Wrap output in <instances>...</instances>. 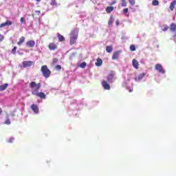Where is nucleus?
Segmentation results:
<instances>
[{
  "instance_id": "a211bd4d",
  "label": "nucleus",
  "mask_w": 176,
  "mask_h": 176,
  "mask_svg": "<svg viewBox=\"0 0 176 176\" xmlns=\"http://www.w3.org/2000/svg\"><path fill=\"white\" fill-rule=\"evenodd\" d=\"M8 86H9V84L8 83L0 85V91H3V90H6L8 89Z\"/></svg>"
},
{
  "instance_id": "ea45409f",
  "label": "nucleus",
  "mask_w": 176,
  "mask_h": 176,
  "mask_svg": "<svg viewBox=\"0 0 176 176\" xmlns=\"http://www.w3.org/2000/svg\"><path fill=\"white\" fill-rule=\"evenodd\" d=\"M115 3H116V1H113L111 2V5H115Z\"/></svg>"
},
{
  "instance_id": "6ab92c4d",
  "label": "nucleus",
  "mask_w": 176,
  "mask_h": 176,
  "mask_svg": "<svg viewBox=\"0 0 176 176\" xmlns=\"http://www.w3.org/2000/svg\"><path fill=\"white\" fill-rule=\"evenodd\" d=\"M115 9V8H113V6H109L106 8V13H107L108 14H109V13H111V12H113V10Z\"/></svg>"
},
{
  "instance_id": "393cba45",
  "label": "nucleus",
  "mask_w": 176,
  "mask_h": 176,
  "mask_svg": "<svg viewBox=\"0 0 176 176\" xmlns=\"http://www.w3.org/2000/svg\"><path fill=\"white\" fill-rule=\"evenodd\" d=\"M168 28H170V27H168V25H164L162 26V30L164 32L167 31L168 30Z\"/></svg>"
},
{
  "instance_id": "7ed1b4c3",
  "label": "nucleus",
  "mask_w": 176,
  "mask_h": 176,
  "mask_svg": "<svg viewBox=\"0 0 176 176\" xmlns=\"http://www.w3.org/2000/svg\"><path fill=\"white\" fill-rule=\"evenodd\" d=\"M78 39V34H73L70 37V45H74Z\"/></svg>"
},
{
  "instance_id": "2f4dec72",
  "label": "nucleus",
  "mask_w": 176,
  "mask_h": 176,
  "mask_svg": "<svg viewBox=\"0 0 176 176\" xmlns=\"http://www.w3.org/2000/svg\"><path fill=\"white\" fill-rule=\"evenodd\" d=\"M129 2L132 6H134V5H135V0H129Z\"/></svg>"
},
{
  "instance_id": "9b49d317",
  "label": "nucleus",
  "mask_w": 176,
  "mask_h": 176,
  "mask_svg": "<svg viewBox=\"0 0 176 176\" xmlns=\"http://www.w3.org/2000/svg\"><path fill=\"white\" fill-rule=\"evenodd\" d=\"M120 56V52L116 51L113 54L112 60H118Z\"/></svg>"
},
{
  "instance_id": "1a4fd4ad",
  "label": "nucleus",
  "mask_w": 176,
  "mask_h": 176,
  "mask_svg": "<svg viewBox=\"0 0 176 176\" xmlns=\"http://www.w3.org/2000/svg\"><path fill=\"white\" fill-rule=\"evenodd\" d=\"M12 21H6L5 23L0 24V28H3V27L12 25Z\"/></svg>"
},
{
  "instance_id": "9d476101",
  "label": "nucleus",
  "mask_w": 176,
  "mask_h": 176,
  "mask_svg": "<svg viewBox=\"0 0 176 176\" xmlns=\"http://www.w3.org/2000/svg\"><path fill=\"white\" fill-rule=\"evenodd\" d=\"M27 47H34L35 46V41L30 40L26 43Z\"/></svg>"
},
{
  "instance_id": "f704fd0d",
  "label": "nucleus",
  "mask_w": 176,
  "mask_h": 176,
  "mask_svg": "<svg viewBox=\"0 0 176 176\" xmlns=\"http://www.w3.org/2000/svg\"><path fill=\"white\" fill-rule=\"evenodd\" d=\"M56 69H57L58 71H60L61 69V65H58L55 67Z\"/></svg>"
},
{
  "instance_id": "c756f323",
  "label": "nucleus",
  "mask_w": 176,
  "mask_h": 176,
  "mask_svg": "<svg viewBox=\"0 0 176 176\" xmlns=\"http://www.w3.org/2000/svg\"><path fill=\"white\" fill-rule=\"evenodd\" d=\"M130 50H131V52H135V45H131L130 46Z\"/></svg>"
},
{
  "instance_id": "bb28decb",
  "label": "nucleus",
  "mask_w": 176,
  "mask_h": 176,
  "mask_svg": "<svg viewBox=\"0 0 176 176\" xmlns=\"http://www.w3.org/2000/svg\"><path fill=\"white\" fill-rule=\"evenodd\" d=\"M153 6H159V1L157 0H153L152 1Z\"/></svg>"
},
{
  "instance_id": "b1692460",
  "label": "nucleus",
  "mask_w": 176,
  "mask_h": 176,
  "mask_svg": "<svg viewBox=\"0 0 176 176\" xmlns=\"http://www.w3.org/2000/svg\"><path fill=\"white\" fill-rule=\"evenodd\" d=\"M10 120L9 119V115H7V116H6V121H5V122H4V124H8V125H9V124H10Z\"/></svg>"
},
{
  "instance_id": "412c9836",
  "label": "nucleus",
  "mask_w": 176,
  "mask_h": 176,
  "mask_svg": "<svg viewBox=\"0 0 176 176\" xmlns=\"http://www.w3.org/2000/svg\"><path fill=\"white\" fill-rule=\"evenodd\" d=\"M145 76V73H142L140 74L138 78H135V80H141V79L144 78Z\"/></svg>"
},
{
  "instance_id": "f8f14e48",
  "label": "nucleus",
  "mask_w": 176,
  "mask_h": 176,
  "mask_svg": "<svg viewBox=\"0 0 176 176\" xmlns=\"http://www.w3.org/2000/svg\"><path fill=\"white\" fill-rule=\"evenodd\" d=\"M169 28H170V32H175V31H176V23H171L170 25Z\"/></svg>"
},
{
  "instance_id": "c85d7f7f",
  "label": "nucleus",
  "mask_w": 176,
  "mask_h": 176,
  "mask_svg": "<svg viewBox=\"0 0 176 176\" xmlns=\"http://www.w3.org/2000/svg\"><path fill=\"white\" fill-rule=\"evenodd\" d=\"M50 5L52 6H57V1H56V0H52Z\"/></svg>"
},
{
  "instance_id": "c9c22d12",
  "label": "nucleus",
  "mask_w": 176,
  "mask_h": 176,
  "mask_svg": "<svg viewBox=\"0 0 176 176\" xmlns=\"http://www.w3.org/2000/svg\"><path fill=\"white\" fill-rule=\"evenodd\" d=\"M3 39H4L3 35L0 34V42H2V41H3Z\"/></svg>"
},
{
  "instance_id": "cd10ccee",
  "label": "nucleus",
  "mask_w": 176,
  "mask_h": 176,
  "mask_svg": "<svg viewBox=\"0 0 176 176\" xmlns=\"http://www.w3.org/2000/svg\"><path fill=\"white\" fill-rule=\"evenodd\" d=\"M122 13L126 16H129V14H127V13H129V8H124L122 10Z\"/></svg>"
},
{
  "instance_id": "dca6fc26",
  "label": "nucleus",
  "mask_w": 176,
  "mask_h": 176,
  "mask_svg": "<svg viewBox=\"0 0 176 176\" xmlns=\"http://www.w3.org/2000/svg\"><path fill=\"white\" fill-rule=\"evenodd\" d=\"M57 36H58V39L59 42H65V37H64V36L58 33Z\"/></svg>"
},
{
  "instance_id": "a19ab883",
  "label": "nucleus",
  "mask_w": 176,
  "mask_h": 176,
  "mask_svg": "<svg viewBox=\"0 0 176 176\" xmlns=\"http://www.w3.org/2000/svg\"><path fill=\"white\" fill-rule=\"evenodd\" d=\"M116 25H119V20H117V21H116Z\"/></svg>"
},
{
  "instance_id": "20e7f679",
  "label": "nucleus",
  "mask_w": 176,
  "mask_h": 176,
  "mask_svg": "<svg viewBox=\"0 0 176 176\" xmlns=\"http://www.w3.org/2000/svg\"><path fill=\"white\" fill-rule=\"evenodd\" d=\"M155 69L156 71L159 72L160 74H164L165 72L164 69H163V66L159 63L155 65Z\"/></svg>"
},
{
  "instance_id": "72a5a7b5",
  "label": "nucleus",
  "mask_w": 176,
  "mask_h": 176,
  "mask_svg": "<svg viewBox=\"0 0 176 176\" xmlns=\"http://www.w3.org/2000/svg\"><path fill=\"white\" fill-rule=\"evenodd\" d=\"M16 50H17V47H14V48L12 50V53L14 54H16Z\"/></svg>"
},
{
  "instance_id": "f03ea898",
  "label": "nucleus",
  "mask_w": 176,
  "mask_h": 176,
  "mask_svg": "<svg viewBox=\"0 0 176 176\" xmlns=\"http://www.w3.org/2000/svg\"><path fill=\"white\" fill-rule=\"evenodd\" d=\"M41 71L44 76V78H49L50 75H52V71L49 69V67H47V65H43L41 68Z\"/></svg>"
},
{
  "instance_id": "39448f33",
  "label": "nucleus",
  "mask_w": 176,
  "mask_h": 176,
  "mask_svg": "<svg viewBox=\"0 0 176 176\" xmlns=\"http://www.w3.org/2000/svg\"><path fill=\"white\" fill-rule=\"evenodd\" d=\"M23 68H28V67H31L34 62L32 60H25L23 62Z\"/></svg>"
},
{
  "instance_id": "423d86ee",
  "label": "nucleus",
  "mask_w": 176,
  "mask_h": 176,
  "mask_svg": "<svg viewBox=\"0 0 176 176\" xmlns=\"http://www.w3.org/2000/svg\"><path fill=\"white\" fill-rule=\"evenodd\" d=\"M102 85L104 90H111V85L106 80L102 81Z\"/></svg>"
},
{
  "instance_id": "4c0bfd02",
  "label": "nucleus",
  "mask_w": 176,
  "mask_h": 176,
  "mask_svg": "<svg viewBox=\"0 0 176 176\" xmlns=\"http://www.w3.org/2000/svg\"><path fill=\"white\" fill-rule=\"evenodd\" d=\"M21 23H24V17H21L20 19Z\"/></svg>"
},
{
  "instance_id": "5701e85b",
  "label": "nucleus",
  "mask_w": 176,
  "mask_h": 176,
  "mask_svg": "<svg viewBox=\"0 0 176 176\" xmlns=\"http://www.w3.org/2000/svg\"><path fill=\"white\" fill-rule=\"evenodd\" d=\"M121 6L122 8H126V6H127V1L126 0H121Z\"/></svg>"
},
{
  "instance_id": "58836bf2",
  "label": "nucleus",
  "mask_w": 176,
  "mask_h": 176,
  "mask_svg": "<svg viewBox=\"0 0 176 176\" xmlns=\"http://www.w3.org/2000/svg\"><path fill=\"white\" fill-rule=\"evenodd\" d=\"M14 141V138H12L10 139L9 142H13Z\"/></svg>"
},
{
  "instance_id": "473e14b6",
  "label": "nucleus",
  "mask_w": 176,
  "mask_h": 176,
  "mask_svg": "<svg viewBox=\"0 0 176 176\" xmlns=\"http://www.w3.org/2000/svg\"><path fill=\"white\" fill-rule=\"evenodd\" d=\"M57 63H58V58H54L52 61L53 65H54V64H57Z\"/></svg>"
},
{
  "instance_id": "4be33fe9",
  "label": "nucleus",
  "mask_w": 176,
  "mask_h": 176,
  "mask_svg": "<svg viewBox=\"0 0 176 176\" xmlns=\"http://www.w3.org/2000/svg\"><path fill=\"white\" fill-rule=\"evenodd\" d=\"M112 50H113V47H112V45L107 46V47H106V52H107V53H111V52H112Z\"/></svg>"
},
{
  "instance_id": "a878e982",
  "label": "nucleus",
  "mask_w": 176,
  "mask_h": 176,
  "mask_svg": "<svg viewBox=\"0 0 176 176\" xmlns=\"http://www.w3.org/2000/svg\"><path fill=\"white\" fill-rule=\"evenodd\" d=\"M115 21V19H113V17H111L108 21V25H112V24H113V21Z\"/></svg>"
},
{
  "instance_id": "0eeeda50",
  "label": "nucleus",
  "mask_w": 176,
  "mask_h": 176,
  "mask_svg": "<svg viewBox=\"0 0 176 176\" xmlns=\"http://www.w3.org/2000/svg\"><path fill=\"white\" fill-rule=\"evenodd\" d=\"M58 47L54 43H50L48 45V48L50 49V50H57Z\"/></svg>"
},
{
  "instance_id": "6e6552de",
  "label": "nucleus",
  "mask_w": 176,
  "mask_h": 176,
  "mask_svg": "<svg viewBox=\"0 0 176 176\" xmlns=\"http://www.w3.org/2000/svg\"><path fill=\"white\" fill-rule=\"evenodd\" d=\"M31 109L34 113H39V107H38V105L33 104L31 105Z\"/></svg>"
},
{
  "instance_id": "f3484780",
  "label": "nucleus",
  "mask_w": 176,
  "mask_h": 176,
  "mask_svg": "<svg viewBox=\"0 0 176 176\" xmlns=\"http://www.w3.org/2000/svg\"><path fill=\"white\" fill-rule=\"evenodd\" d=\"M107 80L110 83H112L113 82V74L111 73L110 74L108 75Z\"/></svg>"
},
{
  "instance_id": "e433bc0d",
  "label": "nucleus",
  "mask_w": 176,
  "mask_h": 176,
  "mask_svg": "<svg viewBox=\"0 0 176 176\" xmlns=\"http://www.w3.org/2000/svg\"><path fill=\"white\" fill-rule=\"evenodd\" d=\"M35 13H36L38 15L41 14V10H35Z\"/></svg>"
},
{
  "instance_id": "f257e3e1",
  "label": "nucleus",
  "mask_w": 176,
  "mask_h": 176,
  "mask_svg": "<svg viewBox=\"0 0 176 176\" xmlns=\"http://www.w3.org/2000/svg\"><path fill=\"white\" fill-rule=\"evenodd\" d=\"M29 87L32 89V94L33 96H36V97H39L41 100H46V94L43 92H39L41 87H42L41 82L36 83L35 81H32L29 85Z\"/></svg>"
},
{
  "instance_id": "4468645a",
  "label": "nucleus",
  "mask_w": 176,
  "mask_h": 176,
  "mask_svg": "<svg viewBox=\"0 0 176 176\" xmlns=\"http://www.w3.org/2000/svg\"><path fill=\"white\" fill-rule=\"evenodd\" d=\"M133 67L135 68V69H138V67L140 64H138V61L136 59H133L132 61Z\"/></svg>"
},
{
  "instance_id": "aec40b11",
  "label": "nucleus",
  "mask_w": 176,
  "mask_h": 176,
  "mask_svg": "<svg viewBox=\"0 0 176 176\" xmlns=\"http://www.w3.org/2000/svg\"><path fill=\"white\" fill-rule=\"evenodd\" d=\"M25 42V36H21L19 39V41L17 43V45L19 46H21L22 43H24Z\"/></svg>"
},
{
  "instance_id": "c03bdc74",
  "label": "nucleus",
  "mask_w": 176,
  "mask_h": 176,
  "mask_svg": "<svg viewBox=\"0 0 176 176\" xmlns=\"http://www.w3.org/2000/svg\"><path fill=\"white\" fill-rule=\"evenodd\" d=\"M32 17H34V14H32Z\"/></svg>"
},
{
  "instance_id": "2eb2a0df",
  "label": "nucleus",
  "mask_w": 176,
  "mask_h": 176,
  "mask_svg": "<svg viewBox=\"0 0 176 176\" xmlns=\"http://www.w3.org/2000/svg\"><path fill=\"white\" fill-rule=\"evenodd\" d=\"M175 5H176V1L173 0L171 3L170 5L169 6V9L170 10L173 11L174 10L175 8Z\"/></svg>"
},
{
  "instance_id": "37998d69",
  "label": "nucleus",
  "mask_w": 176,
  "mask_h": 176,
  "mask_svg": "<svg viewBox=\"0 0 176 176\" xmlns=\"http://www.w3.org/2000/svg\"><path fill=\"white\" fill-rule=\"evenodd\" d=\"M38 2H41V0H36Z\"/></svg>"
},
{
  "instance_id": "ddd939ff",
  "label": "nucleus",
  "mask_w": 176,
  "mask_h": 176,
  "mask_svg": "<svg viewBox=\"0 0 176 176\" xmlns=\"http://www.w3.org/2000/svg\"><path fill=\"white\" fill-rule=\"evenodd\" d=\"M95 65L96 67H101V65H102V60L100 58H98L96 59V63H95Z\"/></svg>"
},
{
  "instance_id": "7c9ffc66",
  "label": "nucleus",
  "mask_w": 176,
  "mask_h": 176,
  "mask_svg": "<svg viewBox=\"0 0 176 176\" xmlns=\"http://www.w3.org/2000/svg\"><path fill=\"white\" fill-rule=\"evenodd\" d=\"M87 65V64L85 62H83L80 63V68H85V67Z\"/></svg>"
},
{
  "instance_id": "79ce46f5",
  "label": "nucleus",
  "mask_w": 176,
  "mask_h": 176,
  "mask_svg": "<svg viewBox=\"0 0 176 176\" xmlns=\"http://www.w3.org/2000/svg\"><path fill=\"white\" fill-rule=\"evenodd\" d=\"M2 113V108L0 107V115Z\"/></svg>"
}]
</instances>
